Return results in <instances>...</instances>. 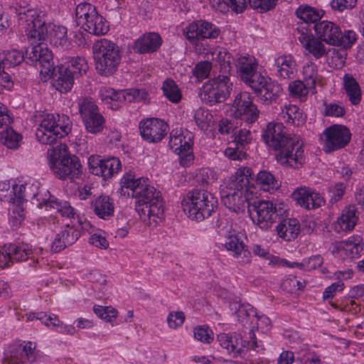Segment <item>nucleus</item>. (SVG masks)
I'll return each mask as SVG.
<instances>
[{
	"label": "nucleus",
	"instance_id": "f257e3e1",
	"mask_svg": "<svg viewBox=\"0 0 364 364\" xmlns=\"http://www.w3.org/2000/svg\"><path fill=\"white\" fill-rule=\"evenodd\" d=\"M18 16L19 23L24 27L27 38L32 45L28 59L39 64L40 74L46 78L53 71V55L45 43L50 26V23L46 22V14L37 9H29L21 11Z\"/></svg>",
	"mask_w": 364,
	"mask_h": 364
},
{
	"label": "nucleus",
	"instance_id": "f03ea898",
	"mask_svg": "<svg viewBox=\"0 0 364 364\" xmlns=\"http://www.w3.org/2000/svg\"><path fill=\"white\" fill-rule=\"evenodd\" d=\"M122 192L124 188L132 191L135 200V210L141 220L149 226H156L164 217V202L160 191L149 185L146 179L134 178L131 173L121 179Z\"/></svg>",
	"mask_w": 364,
	"mask_h": 364
},
{
	"label": "nucleus",
	"instance_id": "7ed1b4c3",
	"mask_svg": "<svg viewBox=\"0 0 364 364\" xmlns=\"http://www.w3.org/2000/svg\"><path fill=\"white\" fill-rule=\"evenodd\" d=\"M122 192L124 188L132 191L135 200V210L141 220L149 226H156L164 217V202L160 191L149 185L146 179L134 178L131 173L121 179Z\"/></svg>",
	"mask_w": 364,
	"mask_h": 364
},
{
	"label": "nucleus",
	"instance_id": "20e7f679",
	"mask_svg": "<svg viewBox=\"0 0 364 364\" xmlns=\"http://www.w3.org/2000/svg\"><path fill=\"white\" fill-rule=\"evenodd\" d=\"M36 121L38 124L36 138L42 144H55L71 131L69 118L65 116L60 117L53 114L42 113L36 115Z\"/></svg>",
	"mask_w": 364,
	"mask_h": 364
},
{
	"label": "nucleus",
	"instance_id": "39448f33",
	"mask_svg": "<svg viewBox=\"0 0 364 364\" xmlns=\"http://www.w3.org/2000/svg\"><path fill=\"white\" fill-rule=\"evenodd\" d=\"M217 198L201 189L189 191L181 201L185 214L192 220L202 221L210 216L217 205Z\"/></svg>",
	"mask_w": 364,
	"mask_h": 364
},
{
	"label": "nucleus",
	"instance_id": "423d86ee",
	"mask_svg": "<svg viewBox=\"0 0 364 364\" xmlns=\"http://www.w3.org/2000/svg\"><path fill=\"white\" fill-rule=\"evenodd\" d=\"M245 168L239 169L230 178L228 185L220 191L223 204L231 211L240 213L245 210L247 198L244 193L247 190L249 180Z\"/></svg>",
	"mask_w": 364,
	"mask_h": 364
},
{
	"label": "nucleus",
	"instance_id": "0eeeda50",
	"mask_svg": "<svg viewBox=\"0 0 364 364\" xmlns=\"http://www.w3.org/2000/svg\"><path fill=\"white\" fill-rule=\"evenodd\" d=\"M95 65L97 72L103 76L113 75L121 61L119 46L114 42L102 38L92 46Z\"/></svg>",
	"mask_w": 364,
	"mask_h": 364
},
{
	"label": "nucleus",
	"instance_id": "6e6552de",
	"mask_svg": "<svg viewBox=\"0 0 364 364\" xmlns=\"http://www.w3.org/2000/svg\"><path fill=\"white\" fill-rule=\"evenodd\" d=\"M287 212L284 203L270 200H256L248 204V213L253 223L262 230L269 229L277 219L283 218Z\"/></svg>",
	"mask_w": 364,
	"mask_h": 364
},
{
	"label": "nucleus",
	"instance_id": "1a4fd4ad",
	"mask_svg": "<svg viewBox=\"0 0 364 364\" xmlns=\"http://www.w3.org/2000/svg\"><path fill=\"white\" fill-rule=\"evenodd\" d=\"M50 168L59 179L74 181L82 174V165L78 157L70 154H61L58 159H53Z\"/></svg>",
	"mask_w": 364,
	"mask_h": 364
},
{
	"label": "nucleus",
	"instance_id": "9d476101",
	"mask_svg": "<svg viewBox=\"0 0 364 364\" xmlns=\"http://www.w3.org/2000/svg\"><path fill=\"white\" fill-rule=\"evenodd\" d=\"M229 75L220 74L203 86L204 95L210 103L223 102L230 97L233 85Z\"/></svg>",
	"mask_w": 364,
	"mask_h": 364
},
{
	"label": "nucleus",
	"instance_id": "9b49d317",
	"mask_svg": "<svg viewBox=\"0 0 364 364\" xmlns=\"http://www.w3.org/2000/svg\"><path fill=\"white\" fill-rule=\"evenodd\" d=\"M350 130L343 125L334 124L326 128L321 134L323 149L326 153L341 149L350 141Z\"/></svg>",
	"mask_w": 364,
	"mask_h": 364
},
{
	"label": "nucleus",
	"instance_id": "f8f14e48",
	"mask_svg": "<svg viewBox=\"0 0 364 364\" xmlns=\"http://www.w3.org/2000/svg\"><path fill=\"white\" fill-rule=\"evenodd\" d=\"M277 161L283 166L293 168L301 167L305 161L303 144L297 137L289 141L277 155Z\"/></svg>",
	"mask_w": 364,
	"mask_h": 364
},
{
	"label": "nucleus",
	"instance_id": "ddd939ff",
	"mask_svg": "<svg viewBox=\"0 0 364 364\" xmlns=\"http://www.w3.org/2000/svg\"><path fill=\"white\" fill-rule=\"evenodd\" d=\"M231 115L240 118L247 123L255 122L259 117V110L247 92L237 95L230 109Z\"/></svg>",
	"mask_w": 364,
	"mask_h": 364
},
{
	"label": "nucleus",
	"instance_id": "4468645a",
	"mask_svg": "<svg viewBox=\"0 0 364 364\" xmlns=\"http://www.w3.org/2000/svg\"><path fill=\"white\" fill-rule=\"evenodd\" d=\"M88 166L90 173L106 180L118 173L121 162L116 157L102 159L99 155H92L88 159Z\"/></svg>",
	"mask_w": 364,
	"mask_h": 364
},
{
	"label": "nucleus",
	"instance_id": "2eb2a0df",
	"mask_svg": "<svg viewBox=\"0 0 364 364\" xmlns=\"http://www.w3.org/2000/svg\"><path fill=\"white\" fill-rule=\"evenodd\" d=\"M256 77L250 87L254 90L259 100L267 105L275 101L282 91L281 86L262 75Z\"/></svg>",
	"mask_w": 364,
	"mask_h": 364
},
{
	"label": "nucleus",
	"instance_id": "dca6fc26",
	"mask_svg": "<svg viewBox=\"0 0 364 364\" xmlns=\"http://www.w3.org/2000/svg\"><path fill=\"white\" fill-rule=\"evenodd\" d=\"M139 129L141 136L144 140L151 143H157L166 135L168 125L159 118H147L140 122Z\"/></svg>",
	"mask_w": 364,
	"mask_h": 364
},
{
	"label": "nucleus",
	"instance_id": "f3484780",
	"mask_svg": "<svg viewBox=\"0 0 364 364\" xmlns=\"http://www.w3.org/2000/svg\"><path fill=\"white\" fill-rule=\"evenodd\" d=\"M296 136L287 133L282 123L270 122L263 134L265 143L274 150H279Z\"/></svg>",
	"mask_w": 364,
	"mask_h": 364
},
{
	"label": "nucleus",
	"instance_id": "a211bd4d",
	"mask_svg": "<svg viewBox=\"0 0 364 364\" xmlns=\"http://www.w3.org/2000/svg\"><path fill=\"white\" fill-rule=\"evenodd\" d=\"M186 38L190 42L203 39H215L220 34V30L210 22L200 20L193 22L186 28Z\"/></svg>",
	"mask_w": 364,
	"mask_h": 364
},
{
	"label": "nucleus",
	"instance_id": "6ab92c4d",
	"mask_svg": "<svg viewBox=\"0 0 364 364\" xmlns=\"http://www.w3.org/2000/svg\"><path fill=\"white\" fill-rule=\"evenodd\" d=\"M139 95L138 90L116 91L111 87H102L100 90L101 100L112 109H117L123 102H132Z\"/></svg>",
	"mask_w": 364,
	"mask_h": 364
},
{
	"label": "nucleus",
	"instance_id": "aec40b11",
	"mask_svg": "<svg viewBox=\"0 0 364 364\" xmlns=\"http://www.w3.org/2000/svg\"><path fill=\"white\" fill-rule=\"evenodd\" d=\"M316 37L331 46H338L341 29L335 23L329 21H319L314 26Z\"/></svg>",
	"mask_w": 364,
	"mask_h": 364
},
{
	"label": "nucleus",
	"instance_id": "412c9836",
	"mask_svg": "<svg viewBox=\"0 0 364 364\" xmlns=\"http://www.w3.org/2000/svg\"><path fill=\"white\" fill-rule=\"evenodd\" d=\"M235 65L242 81L249 85L255 81L256 76L261 75L257 73V64L256 59L252 55L238 56Z\"/></svg>",
	"mask_w": 364,
	"mask_h": 364
},
{
	"label": "nucleus",
	"instance_id": "4be33fe9",
	"mask_svg": "<svg viewBox=\"0 0 364 364\" xmlns=\"http://www.w3.org/2000/svg\"><path fill=\"white\" fill-rule=\"evenodd\" d=\"M292 197L296 203L306 209H314L323 205V198L309 188H300L294 191Z\"/></svg>",
	"mask_w": 364,
	"mask_h": 364
},
{
	"label": "nucleus",
	"instance_id": "5701e85b",
	"mask_svg": "<svg viewBox=\"0 0 364 364\" xmlns=\"http://www.w3.org/2000/svg\"><path fill=\"white\" fill-rule=\"evenodd\" d=\"M55 68L53 67V71L50 76L45 77L43 75L42 80L46 81L48 79L53 77V87L60 92H68L70 91L73 85L75 77L70 73L69 68H65V66L61 65L58 67V72L54 73Z\"/></svg>",
	"mask_w": 364,
	"mask_h": 364
},
{
	"label": "nucleus",
	"instance_id": "b1692460",
	"mask_svg": "<svg viewBox=\"0 0 364 364\" xmlns=\"http://www.w3.org/2000/svg\"><path fill=\"white\" fill-rule=\"evenodd\" d=\"M35 346L28 342L26 345H18L10 350L9 355H7L4 363L6 364H25L33 357Z\"/></svg>",
	"mask_w": 364,
	"mask_h": 364
},
{
	"label": "nucleus",
	"instance_id": "393cba45",
	"mask_svg": "<svg viewBox=\"0 0 364 364\" xmlns=\"http://www.w3.org/2000/svg\"><path fill=\"white\" fill-rule=\"evenodd\" d=\"M298 40L303 47L316 58H320L328 53V50L323 43V41L316 36L302 32L299 33Z\"/></svg>",
	"mask_w": 364,
	"mask_h": 364
},
{
	"label": "nucleus",
	"instance_id": "a878e982",
	"mask_svg": "<svg viewBox=\"0 0 364 364\" xmlns=\"http://www.w3.org/2000/svg\"><path fill=\"white\" fill-rule=\"evenodd\" d=\"M224 245L228 251L234 253L233 256L238 259L239 263L245 264L250 262V252L237 236H230Z\"/></svg>",
	"mask_w": 364,
	"mask_h": 364
},
{
	"label": "nucleus",
	"instance_id": "bb28decb",
	"mask_svg": "<svg viewBox=\"0 0 364 364\" xmlns=\"http://www.w3.org/2000/svg\"><path fill=\"white\" fill-rule=\"evenodd\" d=\"M161 38L156 33L143 35L135 43L134 49L140 53L156 51L161 45Z\"/></svg>",
	"mask_w": 364,
	"mask_h": 364
},
{
	"label": "nucleus",
	"instance_id": "cd10ccee",
	"mask_svg": "<svg viewBox=\"0 0 364 364\" xmlns=\"http://www.w3.org/2000/svg\"><path fill=\"white\" fill-rule=\"evenodd\" d=\"M278 235L286 241H291L297 237L300 232V224L296 218H286L277 226Z\"/></svg>",
	"mask_w": 364,
	"mask_h": 364
},
{
	"label": "nucleus",
	"instance_id": "c85d7f7f",
	"mask_svg": "<svg viewBox=\"0 0 364 364\" xmlns=\"http://www.w3.org/2000/svg\"><path fill=\"white\" fill-rule=\"evenodd\" d=\"M356 209L354 206H348L343 210L341 216L334 225L336 232L350 231L353 230L358 222Z\"/></svg>",
	"mask_w": 364,
	"mask_h": 364
},
{
	"label": "nucleus",
	"instance_id": "c756f323",
	"mask_svg": "<svg viewBox=\"0 0 364 364\" xmlns=\"http://www.w3.org/2000/svg\"><path fill=\"white\" fill-rule=\"evenodd\" d=\"M94 213L103 220H108L114 215V204L109 196H100L92 203Z\"/></svg>",
	"mask_w": 364,
	"mask_h": 364
},
{
	"label": "nucleus",
	"instance_id": "7c9ffc66",
	"mask_svg": "<svg viewBox=\"0 0 364 364\" xmlns=\"http://www.w3.org/2000/svg\"><path fill=\"white\" fill-rule=\"evenodd\" d=\"M217 340L225 352L233 358L237 357L242 351V345L237 336L220 333Z\"/></svg>",
	"mask_w": 364,
	"mask_h": 364
},
{
	"label": "nucleus",
	"instance_id": "2f4dec72",
	"mask_svg": "<svg viewBox=\"0 0 364 364\" xmlns=\"http://www.w3.org/2000/svg\"><path fill=\"white\" fill-rule=\"evenodd\" d=\"M343 88L349 101L353 105H357L361 100V90L357 80L348 73L344 75Z\"/></svg>",
	"mask_w": 364,
	"mask_h": 364
},
{
	"label": "nucleus",
	"instance_id": "473e14b6",
	"mask_svg": "<svg viewBox=\"0 0 364 364\" xmlns=\"http://www.w3.org/2000/svg\"><path fill=\"white\" fill-rule=\"evenodd\" d=\"M169 146L175 152H181L191 147V136L187 132L186 134L178 130H173L170 134Z\"/></svg>",
	"mask_w": 364,
	"mask_h": 364
},
{
	"label": "nucleus",
	"instance_id": "72a5a7b5",
	"mask_svg": "<svg viewBox=\"0 0 364 364\" xmlns=\"http://www.w3.org/2000/svg\"><path fill=\"white\" fill-rule=\"evenodd\" d=\"M80 26L89 33L95 36L105 35L108 31V26L105 18L98 12Z\"/></svg>",
	"mask_w": 364,
	"mask_h": 364
},
{
	"label": "nucleus",
	"instance_id": "f704fd0d",
	"mask_svg": "<svg viewBox=\"0 0 364 364\" xmlns=\"http://www.w3.org/2000/svg\"><path fill=\"white\" fill-rule=\"evenodd\" d=\"M296 16L306 23H318L324 15V11L308 5H301L296 10Z\"/></svg>",
	"mask_w": 364,
	"mask_h": 364
},
{
	"label": "nucleus",
	"instance_id": "c9c22d12",
	"mask_svg": "<svg viewBox=\"0 0 364 364\" xmlns=\"http://www.w3.org/2000/svg\"><path fill=\"white\" fill-rule=\"evenodd\" d=\"M277 75L284 78L293 77L296 63L291 55H281L275 60Z\"/></svg>",
	"mask_w": 364,
	"mask_h": 364
},
{
	"label": "nucleus",
	"instance_id": "e433bc0d",
	"mask_svg": "<svg viewBox=\"0 0 364 364\" xmlns=\"http://www.w3.org/2000/svg\"><path fill=\"white\" fill-rule=\"evenodd\" d=\"M279 117L287 124L295 126H299L304 122L302 112L297 106L293 105H285L279 114Z\"/></svg>",
	"mask_w": 364,
	"mask_h": 364
},
{
	"label": "nucleus",
	"instance_id": "4c0bfd02",
	"mask_svg": "<svg viewBox=\"0 0 364 364\" xmlns=\"http://www.w3.org/2000/svg\"><path fill=\"white\" fill-rule=\"evenodd\" d=\"M212 60L220 65L221 74H230L232 70V56L225 48H215L212 53Z\"/></svg>",
	"mask_w": 364,
	"mask_h": 364
},
{
	"label": "nucleus",
	"instance_id": "58836bf2",
	"mask_svg": "<svg viewBox=\"0 0 364 364\" xmlns=\"http://www.w3.org/2000/svg\"><path fill=\"white\" fill-rule=\"evenodd\" d=\"M47 39H49L50 43L55 46L67 47L68 46L67 28L64 26L50 24Z\"/></svg>",
	"mask_w": 364,
	"mask_h": 364
},
{
	"label": "nucleus",
	"instance_id": "ea45409f",
	"mask_svg": "<svg viewBox=\"0 0 364 364\" xmlns=\"http://www.w3.org/2000/svg\"><path fill=\"white\" fill-rule=\"evenodd\" d=\"M256 183L261 189L267 192L274 191L279 187L273 174L267 171H261L257 173Z\"/></svg>",
	"mask_w": 364,
	"mask_h": 364
},
{
	"label": "nucleus",
	"instance_id": "a19ab883",
	"mask_svg": "<svg viewBox=\"0 0 364 364\" xmlns=\"http://www.w3.org/2000/svg\"><path fill=\"white\" fill-rule=\"evenodd\" d=\"M97 13V11L93 5L89 3H81L76 6L75 18L78 26L84 24L86 21L92 18Z\"/></svg>",
	"mask_w": 364,
	"mask_h": 364
},
{
	"label": "nucleus",
	"instance_id": "79ce46f5",
	"mask_svg": "<svg viewBox=\"0 0 364 364\" xmlns=\"http://www.w3.org/2000/svg\"><path fill=\"white\" fill-rule=\"evenodd\" d=\"M0 56L3 60L4 68L6 69L18 65L24 60L23 53L16 49L3 51Z\"/></svg>",
	"mask_w": 364,
	"mask_h": 364
},
{
	"label": "nucleus",
	"instance_id": "37998d69",
	"mask_svg": "<svg viewBox=\"0 0 364 364\" xmlns=\"http://www.w3.org/2000/svg\"><path fill=\"white\" fill-rule=\"evenodd\" d=\"M335 248L338 252H343L347 257L353 258L361 251L362 247L359 242L352 240L338 241L335 243Z\"/></svg>",
	"mask_w": 364,
	"mask_h": 364
},
{
	"label": "nucleus",
	"instance_id": "c03bdc74",
	"mask_svg": "<svg viewBox=\"0 0 364 364\" xmlns=\"http://www.w3.org/2000/svg\"><path fill=\"white\" fill-rule=\"evenodd\" d=\"M21 136L13 128L9 127L0 132V141L9 149H16L19 146Z\"/></svg>",
	"mask_w": 364,
	"mask_h": 364
},
{
	"label": "nucleus",
	"instance_id": "a18cd8bd",
	"mask_svg": "<svg viewBox=\"0 0 364 364\" xmlns=\"http://www.w3.org/2000/svg\"><path fill=\"white\" fill-rule=\"evenodd\" d=\"M323 263V257L319 255H314L311 257L304 259L302 263H297V262H292L290 263L287 262L285 259H281L280 260V264L282 266H287L289 267H305L306 270H312L315 269L316 268L321 267L322 264Z\"/></svg>",
	"mask_w": 364,
	"mask_h": 364
},
{
	"label": "nucleus",
	"instance_id": "49530a36",
	"mask_svg": "<svg viewBox=\"0 0 364 364\" xmlns=\"http://www.w3.org/2000/svg\"><path fill=\"white\" fill-rule=\"evenodd\" d=\"M7 252L11 254L13 259L17 262L27 260L33 253L31 247L23 243L18 245L9 244Z\"/></svg>",
	"mask_w": 364,
	"mask_h": 364
},
{
	"label": "nucleus",
	"instance_id": "de8ad7c7",
	"mask_svg": "<svg viewBox=\"0 0 364 364\" xmlns=\"http://www.w3.org/2000/svg\"><path fill=\"white\" fill-rule=\"evenodd\" d=\"M65 68H69L75 78H77L86 73L88 70V64L85 59L82 57L72 58L68 63L63 65Z\"/></svg>",
	"mask_w": 364,
	"mask_h": 364
},
{
	"label": "nucleus",
	"instance_id": "09e8293b",
	"mask_svg": "<svg viewBox=\"0 0 364 364\" xmlns=\"http://www.w3.org/2000/svg\"><path fill=\"white\" fill-rule=\"evenodd\" d=\"M313 88L314 87L309 86L305 81L303 82L301 80H295L289 85L290 95L293 97L298 98L301 101L304 100L309 90Z\"/></svg>",
	"mask_w": 364,
	"mask_h": 364
},
{
	"label": "nucleus",
	"instance_id": "8fccbe9b",
	"mask_svg": "<svg viewBox=\"0 0 364 364\" xmlns=\"http://www.w3.org/2000/svg\"><path fill=\"white\" fill-rule=\"evenodd\" d=\"M162 90L164 95L173 103H178L181 99V93L171 79H167L164 81Z\"/></svg>",
	"mask_w": 364,
	"mask_h": 364
},
{
	"label": "nucleus",
	"instance_id": "3c124183",
	"mask_svg": "<svg viewBox=\"0 0 364 364\" xmlns=\"http://www.w3.org/2000/svg\"><path fill=\"white\" fill-rule=\"evenodd\" d=\"M78 107L82 119L100 114L97 106L91 98H83L78 103Z\"/></svg>",
	"mask_w": 364,
	"mask_h": 364
},
{
	"label": "nucleus",
	"instance_id": "603ef678",
	"mask_svg": "<svg viewBox=\"0 0 364 364\" xmlns=\"http://www.w3.org/2000/svg\"><path fill=\"white\" fill-rule=\"evenodd\" d=\"M82 120L87 132L92 134L101 132L104 127L105 119L100 114L89 117Z\"/></svg>",
	"mask_w": 364,
	"mask_h": 364
},
{
	"label": "nucleus",
	"instance_id": "864d4df0",
	"mask_svg": "<svg viewBox=\"0 0 364 364\" xmlns=\"http://www.w3.org/2000/svg\"><path fill=\"white\" fill-rule=\"evenodd\" d=\"M46 206L55 209L59 213L65 217L73 218L75 214V209L67 201L51 200L46 203Z\"/></svg>",
	"mask_w": 364,
	"mask_h": 364
},
{
	"label": "nucleus",
	"instance_id": "5fc2aeb1",
	"mask_svg": "<svg viewBox=\"0 0 364 364\" xmlns=\"http://www.w3.org/2000/svg\"><path fill=\"white\" fill-rule=\"evenodd\" d=\"M26 317L27 321H33L34 319H37L43 323L46 326H57L60 325L59 319L55 316H47L46 314L43 312L39 313H33L30 312L26 314Z\"/></svg>",
	"mask_w": 364,
	"mask_h": 364
},
{
	"label": "nucleus",
	"instance_id": "6e6d98bb",
	"mask_svg": "<svg viewBox=\"0 0 364 364\" xmlns=\"http://www.w3.org/2000/svg\"><path fill=\"white\" fill-rule=\"evenodd\" d=\"M213 116L208 111L200 108L196 111L194 119L197 126L202 130H206L210 127Z\"/></svg>",
	"mask_w": 364,
	"mask_h": 364
},
{
	"label": "nucleus",
	"instance_id": "4d7b16f0",
	"mask_svg": "<svg viewBox=\"0 0 364 364\" xmlns=\"http://www.w3.org/2000/svg\"><path fill=\"white\" fill-rule=\"evenodd\" d=\"M304 81L311 87H314L318 77L317 66L312 62L307 63L303 68Z\"/></svg>",
	"mask_w": 364,
	"mask_h": 364
},
{
	"label": "nucleus",
	"instance_id": "13d9d810",
	"mask_svg": "<svg viewBox=\"0 0 364 364\" xmlns=\"http://www.w3.org/2000/svg\"><path fill=\"white\" fill-rule=\"evenodd\" d=\"M346 191V185L343 183H336L328 187V195L329 203L334 204L342 199Z\"/></svg>",
	"mask_w": 364,
	"mask_h": 364
},
{
	"label": "nucleus",
	"instance_id": "bf43d9fd",
	"mask_svg": "<svg viewBox=\"0 0 364 364\" xmlns=\"http://www.w3.org/2000/svg\"><path fill=\"white\" fill-rule=\"evenodd\" d=\"M60 236L68 246H70L77 240L80 236V232L68 225L60 232Z\"/></svg>",
	"mask_w": 364,
	"mask_h": 364
},
{
	"label": "nucleus",
	"instance_id": "052dcab7",
	"mask_svg": "<svg viewBox=\"0 0 364 364\" xmlns=\"http://www.w3.org/2000/svg\"><path fill=\"white\" fill-rule=\"evenodd\" d=\"M93 311L99 318L107 322L112 321L117 316V310L109 306H95Z\"/></svg>",
	"mask_w": 364,
	"mask_h": 364
},
{
	"label": "nucleus",
	"instance_id": "680f3d73",
	"mask_svg": "<svg viewBox=\"0 0 364 364\" xmlns=\"http://www.w3.org/2000/svg\"><path fill=\"white\" fill-rule=\"evenodd\" d=\"M193 333L196 340L204 343H210L213 340V332L208 326H197L194 328Z\"/></svg>",
	"mask_w": 364,
	"mask_h": 364
},
{
	"label": "nucleus",
	"instance_id": "e2e57ef3",
	"mask_svg": "<svg viewBox=\"0 0 364 364\" xmlns=\"http://www.w3.org/2000/svg\"><path fill=\"white\" fill-rule=\"evenodd\" d=\"M236 315L238 318V321L242 323H247V318L250 316H257V314L250 304L240 305L236 311Z\"/></svg>",
	"mask_w": 364,
	"mask_h": 364
},
{
	"label": "nucleus",
	"instance_id": "0e129e2a",
	"mask_svg": "<svg viewBox=\"0 0 364 364\" xmlns=\"http://www.w3.org/2000/svg\"><path fill=\"white\" fill-rule=\"evenodd\" d=\"M304 282L297 279L296 277H288L282 283V287L284 291L294 293L304 288Z\"/></svg>",
	"mask_w": 364,
	"mask_h": 364
},
{
	"label": "nucleus",
	"instance_id": "69168bd1",
	"mask_svg": "<svg viewBox=\"0 0 364 364\" xmlns=\"http://www.w3.org/2000/svg\"><path fill=\"white\" fill-rule=\"evenodd\" d=\"M277 0H249L250 6L259 12H265L274 8Z\"/></svg>",
	"mask_w": 364,
	"mask_h": 364
},
{
	"label": "nucleus",
	"instance_id": "338daca9",
	"mask_svg": "<svg viewBox=\"0 0 364 364\" xmlns=\"http://www.w3.org/2000/svg\"><path fill=\"white\" fill-rule=\"evenodd\" d=\"M235 147H228L225 151V155L231 160L242 161L247 157L243 147L235 144Z\"/></svg>",
	"mask_w": 364,
	"mask_h": 364
},
{
	"label": "nucleus",
	"instance_id": "774afa93",
	"mask_svg": "<svg viewBox=\"0 0 364 364\" xmlns=\"http://www.w3.org/2000/svg\"><path fill=\"white\" fill-rule=\"evenodd\" d=\"M210 70V63L208 61H203L196 65L193 70V74L198 79L203 80L209 75Z\"/></svg>",
	"mask_w": 364,
	"mask_h": 364
}]
</instances>
